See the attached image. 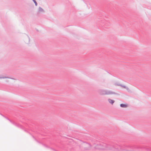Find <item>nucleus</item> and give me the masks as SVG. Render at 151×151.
Segmentation results:
<instances>
[{"label":"nucleus","instance_id":"6e6552de","mask_svg":"<svg viewBox=\"0 0 151 151\" xmlns=\"http://www.w3.org/2000/svg\"><path fill=\"white\" fill-rule=\"evenodd\" d=\"M121 84H120L119 83H116L114 84V85L116 86H120Z\"/></svg>","mask_w":151,"mask_h":151},{"label":"nucleus","instance_id":"4468645a","mask_svg":"<svg viewBox=\"0 0 151 151\" xmlns=\"http://www.w3.org/2000/svg\"><path fill=\"white\" fill-rule=\"evenodd\" d=\"M96 141H98V140L97 139L96 140Z\"/></svg>","mask_w":151,"mask_h":151},{"label":"nucleus","instance_id":"ddd939ff","mask_svg":"<svg viewBox=\"0 0 151 151\" xmlns=\"http://www.w3.org/2000/svg\"><path fill=\"white\" fill-rule=\"evenodd\" d=\"M53 150H54V151H56V150H55L53 149Z\"/></svg>","mask_w":151,"mask_h":151},{"label":"nucleus","instance_id":"0eeeda50","mask_svg":"<svg viewBox=\"0 0 151 151\" xmlns=\"http://www.w3.org/2000/svg\"><path fill=\"white\" fill-rule=\"evenodd\" d=\"M33 2L35 3V5L36 6H37V4L36 1L35 0H32Z\"/></svg>","mask_w":151,"mask_h":151},{"label":"nucleus","instance_id":"39448f33","mask_svg":"<svg viewBox=\"0 0 151 151\" xmlns=\"http://www.w3.org/2000/svg\"><path fill=\"white\" fill-rule=\"evenodd\" d=\"M38 12H44V11L41 7H39L38 9Z\"/></svg>","mask_w":151,"mask_h":151},{"label":"nucleus","instance_id":"f257e3e1","mask_svg":"<svg viewBox=\"0 0 151 151\" xmlns=\"http://www.w3.org/2000/svg\"><path fill=\"white\" fill-rule=\"evenodd\" d=\"M98 93L100 95H109L112 94H117L114 92H113L111 91H109L104 89H99L98 91Z\"/></svg>","mask_w":151,"mask_h":151},{"label":"nucleus","instance_id":"9b49d317","mask_svg":"<svg viewBox=\"0 0 151 151\" xmlns=\"http://www.w3.org/2000/svg\"><path fill=\"white\" fill-rule=\"evenodd\" d=\"M87 145H88L89 146V147H91V145L90 144H89V143H86Z\"/></svg>","mask_w":151,"mask_h":151},{"label":"nucleus","instance_id":"20e7f679","mask_svg":"<svg viewBox=\"0 0 151 151\" xmlns=\"http://www.w3.org/2000/svg\"><path fill=\"white\" fill-rule=\"evenodd\" d=\"M108 101H109V102L111 104L113 105V104L115 102V101L114 100L111 99H108Z\"/></svg>","mask_w":151,"mask_h":151},{"label":"nucleus","instance_id":"423d86ee","mask_svg":"<svg viewBox=\"0 0 151 151\" xmlns=\"http://www.w3.org/2000/svg\"><path fill=\"white\" fill-rule=\"evenodd\" d=\"M4 78H9L7 77H0V79H4ZM11 79H12L11 78Z\"/></svg>","mask_w":151,"mask_h":151},{"label":"nucleus","instance_id":"1a4fd4ad","mask_svg":"<svg viewBox=\"0 0 151 151\" xmlns=\"http://www.w3.org/2000/svg\"><path fill=\"white\" fill-rule=\"evenodd\" d=\"M32 137L33 138H34L35 140L38 143H40V142H39V141H38V140H37L35 138V137L33 136H32Z\"/></svg>","mask_w":151,"mask_h":151},{"label":"nucleus","instance_id":"9d476101","mask_svg":"<svg viewBox=\"0 0 151 151\" xmlns=\"http://www.w3.org/2000/svg\"><path fill=\"white\" fill-rule=\"evenodd\" d=\"M120 86H121L122 87L124 88H126V86L123 85L122 84H121Z\"/></svg>","mask_w":151,"mask_h":151},{"label":"nucleus","instance_id":"2eb2a0df","mask_svg":"<svg viewBox=\"0 0 151 151\" xmlns=\"http://www.w3.org/2000/svg\"><path fill=\"white\" fill-rule=\"evenodd\" d=\"M89 149V148H88V149H87L86 150H88Z\"/></svg>","mask_w":151,"mask_h":151},{"label":"nucleus","instance_id":"f03ea898","mask_svg":"<svg viewBox=\"0 0 151 151\" xmlns=\"http://www.w3.org/2000/svg\"><path fill=\"white\" fill-rule=\"evenodd\" d=\"M2 116L4 117L6 119L8 120L10 122H11L13 124H14V125L17 126V127L20 128L22 129H23V126L21 125L18 124L16 122H13L11 120H10L8 118L4 116V115H3V114H1Z\"/></svg>","mask_w":151,"mask_h":151},{"label":"nucleus","instance_id":"7ed1b4c3","mask_svg":"<svg viewBox=\"0 0 151 151\" xmlns=\"http://www.w3.org/2000/svg\"><path fill=\"white\" fill-rule=\"evenodd\" d=\"M120 106L122 108H127L128 107V104H120Z\"/></svg>","mask_w":151,"mask_h":151},{"label":"nucleus","instance_id":"f8f14e48","mask_svg":"<svg viewBox=\"0 0 151 151\" xmlns=\"http://www.w3.org/2000/svg\"><path fill=\"white\" fill-rule=\"evenodd\" d=\"M127 90H129V88H128L127 87H126V88H125Z\"/></svg>","mask_w":151,"mask_h":151}]
</instances>
